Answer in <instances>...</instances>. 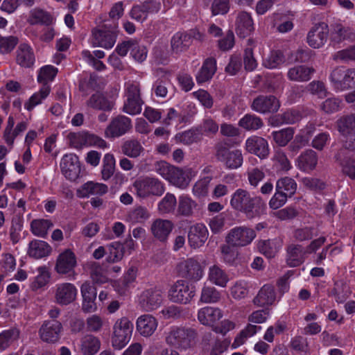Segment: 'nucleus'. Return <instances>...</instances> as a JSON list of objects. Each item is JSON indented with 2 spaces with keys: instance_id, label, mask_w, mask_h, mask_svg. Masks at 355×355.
Returning <instances> with one entry per match:
<instances>
[{
  "instance_id": "f257e3e1",
  "label": "nucleus",
  "mask_w": 355,
  "mask_h": 355,
  "mask_svg": "<svg viewBox=\"0 0 355 355\" xmlns=\"http://www.w3.org/2000/svg\"><path fill=\"white\" fill-rule=\"evenodd\" d=\"M230 205L233 209L242 213L250 220L260 218L266 214L267 210L266 203L261 196L252 195L243 189L234 191Z\"/></svg>"
},
{
  "instance_id": "f03ea898",
  "label": "nucleus",
  "mask_w": 355,
  "mask_h": 355,
  "mask_svg": "<svg viewBox=\"0 0 355 355\" xmlns=\"http://www.w3.org/2000/svg\"><path fill=\"white\" fill-rule=\"evenodd\" d=\"M198 333L191 327L173 326L166 333L164 341L170 347L186 352L193 349L197 341Z\"/></svg>"
},
{
  "instance_id": "7ed1b4c3",
  "label": "nucleus",
  "mask_w": 355,
  "mask_h": 355,
  "mask_svg": "<svg viewBox=\"0 0 355 355\" xmlns=\"http://www.w3.org/2000/svg\"><path fill=\"white\" fill-rule=\"evenodd\" d=\"M133 187L140 198L161 196L165 191L164 185L159 180L148 176L137 179L133 183Z\"/></svg>"
},
{
  "instance_id": "20e7f679",
  "label": "nucleus",
  "mask_w": 355,
  "mask_h": 355,
  "mask_svg": "<svg viewBox=\"0 0 355 355\" xmlns=\"http://www.w3.org/2000/svg\"><path fill=\"white\" fill-rule=\"evenodd\" d=\"M196 288L185 280L179 279L173 284L168 291V300L175 304H189L196 295Z\"/></svg>"
},
{
  "instance_id": "39448f33",
  "label": "nucleus",
  "mask_w": 355,
  "mask_h": 355,
  "mask_svg": "<svg viewBox=\"0 0 355 355\" xmlns=\"http://www.w3.org/2000/svg\"><path fill=\"white\" fill-rule=\"evenodd\" d=\"M112 345L114 349H121L130 341L133 324L126 317L118 319L113 325Z\"/></svg>"
},
{
  "instance_id": "423d86ee",
  "label": "nucleus",
  "mask_w": 355,
  "mask_h": 355,
  "mask_svg": "<svg viewBox=\"0 0 355 355\" xmlns=\"http://www.w3.org/2000/svg\"><path fill=\"white\" fill-rule=\"evenodd\" d=\"M255 237L256 232L252 228L239 226L230 230L225 241L232 246L244 247L250 244Z\"/></svg>"
},
{
  "instance_id": "0eeeda50",
  "label": "nucleus",
  "mask_w": 355,
  "mask_h": 355,
  "mask_svg": "<svg viewBox=\"0 0 355 355\" xmlns=\"http://www.w3.org/2000/svg\"><path fill=\"white\" fill-rule=\"evenodd\" d=\"M126 101L124 103L122 110L130 115H136L141 112L144 103L140 94V87L138 84H129L126 89Z\"/></svg>"
},
{
  "instance_id": "6e6552de",
  "label": "nucleus",
  "mask_w": 355,
  "mask_h": 355,
  "mask_svg": "<svg viewBox=\"0 0 355 355\" xmlns=\"http://www.w3.org/2000/svg\"><path fill=\"white\" fill-rule=\"evenodd\" d=\"M162 291L157 287L145 289L139 297V304L146 311L157 309L162 304Z\"/></svg>"
},
{
  "instance_id": "1a4fd4ad",
  "label": "nucleus",
  "mask_w": 355,
  "mask_h": 355,
  "mask_svg": "<svg viewBox=\"0 0 355 355\" xmlns=\"http://www.w3.org/2000/svg\"><path fill=\"white\" fill-rule=\"evenodd\" d=\"M329 26L325 22L315 24L307 34V42L314 49H319L324 45L329 37Z\"/></svg>"
},
{
  "instance_id": "9d476101",
  "label": "nucleus",
  "mask_w": 355,
  "mask_h": 355,
  "mask_svg": "<svg viewBox=\"0 0 355 355\" xmlns=\"http://www.w3.org/2000/svg\"><path fill=\"white\" fill-rule=\"evenodd\" d=\"M62 330V323L57 320H45L39 329L41 340L46 343L57 342Z\"/></svg>"
},
{
  "instance_id": "9b49d317",
  "label": "nucleus",
  "mask_w": 355,
  "mask_h": 355,
  "mask_svg": "<svg viewBox=\"0 0 355 355\" xmlns=\"http://www.w3.org/2000/svg\"><path fill=\"white\" fill-rule=\"evenodd\" d=\"M132 127V121L129 117L118 115L112 119L105 133L107 137H119L128 132Z\"/></svg>"
},
{
  "instance_id": "f8f14e48",
  "label": "nucleus",
  "mask_w": 355,
  "mask_h": 355,
  "mask_svg": "<svg viewBox=\"0 0 355 355\" xmlns=\"http://www.w3.org/2000/svg\"><path fill=\"white\" fill-rule=\"evenodd\" d=\"M116 31L114 29H107L105 25L101 29L94 30L92 32V44L93 46H100L105 49H111L116 42Z\"/></svg>"
},
{
  "instance_id": "ddd939ff",
  "label": "nucleus",
  "mask_w": 355,
  "mask_h": 355,
  "mask_svg": "<svg viewBox=\"0 0 355 355\" xmlns=\"http://www.w3.org/2000/svg\"><path fill=\"white\" fill-rule=\"evenodd\" d=\"M60 168L62 174L67 179L75 181L80 173L78 156L73 153L64 155L61 159Z\"/></svg>"
},
{
  "instance_id": "4468645a",
  "label": "nucleus",
  "mask_w": 355,
  "mask_h": 355,
  "mask_svg": "<svg viewBox=\"0 0 355 355\" xmlns=\"http://www.w3.org/2000/svg\"><path fill=\"white\" fill-rule=\"evenodd\" d=\"M77 293L78 290L73 284H58L55 291V302L61 306L68 305L76 300Z\"/></svg>"
},
{
  "instance_id": "2eb2a0df",
  "label": "nucleus",
  "mask_w": 355,
  "mask_h": 355,
  "mask_svg": "<svg viewBox=\"0 0 355 355\" xmlns=\"http://www.w3.org/2000/svg\"><path fill=\"white\" fill-rule=\"evenodd\" d=\"M279 107V100L272 95H260L253 100L251 105L253 110L261 114L276 112Z\"/></svg>"
},
{
  "instance_id": "dca6fc26",
  "label": "nucleus",
  "mask_w": 355,
  "mask_h": 355,
  "mask_svg": "<svg viewBox=\"0 0 355 355\" xmlns=\"http://www.w3.org/2000/svg\"><path fill=\"white\" fill-rule=\"evenodd\" d=\"M181 275L193 281L200 280L203 275V270L200 263L194 258H189L178 264Z\"/></svg>"
},
{
  "instance_id": "f3484780",
  "label": "nucleus",
  "mask_w": 355,
  "mask_h": 355,
  "mask_svg": "<svg viewBox=\"0 0 355 355\" xmlns=\"http://www.w3.org/2000/svg\"><path fill=\"white\" fill-rule=\"evenodd\" d=\"M76 264L75 254L70 249H67L58 256L55 270L60 275L69 274L74 272Z\"/></svg>"
},
{
  "instance_id": "a211bd4d",
  "label": "nucleus",
  "mask_w": 355,
  "mask_h": 355,
  "mask_svg": "<svg viewBox=\"0 0 355 355\" xmlns=\"http://www.w3.org/2000/svg\"><path fill=\"white\" fill-rule=\"evenodd\" d=\"M209 232L202 223H196L189 227L188 241L191 248L196 249L202 247L208 239Z\"/></svg>"
},
{
  "instance_id": "6ab92c4d",
  "label": "nucleus",
  "mask_w": 355,
  "mask_h": 355,
  "mask_svg": "<svg viewBox=\"0 0 355 355\" xmlns=\"http://www.w3.org/2000/svg\"><path fill=\"white\" fill-rule=\"evenodd\" d=\"M174 227L173 222L167 219L157 218L153 221L150 232L156 239L165 243Z\"/></svg>"
},
{
  "instance_id": "aec40b11",
  "label": "nucleus",
  "mask_w": 355,
  "mask_h": 355,
  "mask_svg": "<svg viewBox=\"0 0 355 355\" xmlns=\"http://www.w3.org/2000/svg\"><path fill=\"white\" fill-rule=\"evenodd\" d=\"M245 150L261 159L266 158L269 154L268 141L263 137L258 136H252L247 139Z\"/></svg>"
},
{
  "instance_id": "412c9836",
  "label": "nucleus",
  "mask_w": 355,
  "mask_h": 355,
  "mask_svg": "<svg viewBox=\"0 0 355 355\" xmlns=\"http://www.w3.org/2000/svg\"><path fill=\"white\" fill-rule=\"evenodd\" d=\"M108 191V187L103 183L88 181L76 190L79 198H88L89 196H103Z\"/></svg>"
},
{
  "instance_id": "4be33fe9",
  "label": "nucleus",
  "mask_w": 355,
  "mask_h": 355,
  "mask_svg": "<svg viewBox=\"0 0 355 355\" xmlns=\"http://www.w3.org/2000/svg\"><path fill=\"white\" fill-rule=\"evenodd\" d=\"M157 319L150 314L139 316L136 322L137 331L144 337L152 336L157 328Z\"/></svg>"
},
{
  "instance_id": "5701e85b",
  "label": "nucleus",
  "mask_w": 355,
  "mask_h": 355,
  "mask_svg": "<svg viewBox=\"0 0 355 355\" xmlns=\"http://www.w3.org/2000/svg\"><path fill=\"white\" fill-rule=\"evenodd\" d=\"M315 69L313 67L306 65H296L290 68L287 77L291 81L307 82L311 79Z\"/></svg>"
},
{
  "instance_id": "b1692460",
  "label": "nucleus",
  "mask_w": 355,
  "mask_h": 355,
  "mask_svg": "<svg viewBox=\"0 0 355 355\" xmlns=\"http://www.w3.org/2000/svg\"><path fill=\"white\" fill-rule=\"evenodd\" d=\"M276 300V293L274 286L270 284H265L253 299L254 305L260 307L272 305Z\"/></svg>"
},
{
  "instance_id": "393cba45",
  "label": "nucleus",
  "mask_w": 355,
  "mask_h": 355,
  "mask_svg": "<svg viewBox=\"0 0 355 355\" xmlns=\"http://www.w3.org/2000/svg\"><path fill=\"white\" fill-rule=\"evenodd\" d=\"M223 317V312L218 308L205 306L198 313V321L203 325L213 326Z\"/></svg>"
},
{
  "instance_id": "a878e982",
  "label": "nucleus",
  "mask_w": 355,
  "mask_h": 355,
  "mask_svg": "<svg viewBox=\"0 0 355 355\" xmlns=\"http://www.w3.org/2000/svg\"><path fill=\"white\" fill-rule=\"evenodd\" d=\"M177 215L189 218L194 215L198 203L187 195L180 196L177 202Z\"/></svg>"
},
{
  "instance_id": "bb28decb",
  "label": "nucleus",
  "mask_w": 355,
  "mask_h": 355,
  "mask_svg": "<svg viewBox=\"0 0 355 355\" xmlns=\"http://www.w3.org/2000/svg\"><path fill=\"white\" fill-rule=\"evenodd\" d=\"M306 252L301 245L291 244L286 249V263L290 267L300 266L305 260Z\"/></svg>"
},
{
  "instance_id": "cd10ccee",
  "label": "nucleus",
  "mask_w": 355,
  "mask_h": 355,
  "mask_svg": "<svg viewBox=\"0 0 355 355\" xmlns=\"http://www.w3.org/2000/svg\"><path fill=\"white\" fill-rule=\"evenodd\" d=\"M32 48L26 44H21L16 51V62L22 67L30 68L35 62Z\"/></svg>"
},
{
  "instance_id": "c85d7f7f",
  "label": "nucleus",
  "mask_w": 355,
  "mask_h": 355,
  "mask_svg": "<svg viewBox=\"0 0 355 355\" xmlns=\"http://www.w3.org/2000/svg\"><path fill=\"white\" fill-rule=\"evenodd\" d=\"M236 33L241 37H245L254 30L253 21L246 12H240L236 18Z\"/></svg>"
},
{
  "instance_id": "c756f323",
  "label": "nucleus",
  "mask_w": 355,
  "mask_h": 355,
  "mask_svg": "<svg viewBox=\"0 0 355 355\" xmlns=\"http://www.w3.org/2000/svg\"><path fill=\"white\" fill-rule=\"evenodd\" d=\"M54 21V17L53 15L40 8H34L30 11L29 16L28 18V22L31 25H43L49 26L51 25Z\"/></svg>"
},
{
  "instance_id": "7c9ffc66",
  "label": "nucleus",
  "mask_w": 355,
  "mask_h": 355,
  "mask_svg": "<svg viewBox=\"0 0 355 355\" xmlns=\"http://www.w3.org/2000/svg\"><path fill=\"white\" fill-rule=\"evenodd\" d=\"M216 71V60L214 58H207L197 75L196 76V81L198 84H201L209 81L211 79Z\"/></svg>"
},
{
  "instance_id": "2f4dec72",
  "label": "nucleus",
  "mask_w": 355,
  "mask_h": 355,
  "mask_svg": "<svg viewBox=\"0 0 355 355\" xmlns=\"http://www.w3.org/2000/svg\"><path fill=\"white\" fill-rule=\"evenodd\" d=\"M191 44V36L187 32L176 33L171 41V49L173 53H180L188 49Z\"/></svg>"
},
{
  "instance_id": "473e14b6",
  "label": "nucleus",
  "mask_w": 355,
  "mask_h": 355,
  "mask_svg": "<svg viewBox=\"0 0 355 355\" xmlns=\"http://www.w3.org/2000/svg\"><path fill=\"white\" fill-rule=\"evenodd\" d=\"M51 250V247L46 242L34 240L29 243L28 254L35 259H41L49 256Z\"/></svg>"
},
{
  "instance_id": "72a5a7b5",
  "label": "nucleus",
  "mask_w": 355,
  "mask_h": 355,
  "mask_svg": "<svg viewBox=\"0 0 355 355\" xmlns=\"http://www.w3.org/2000/svg\"><path fill=\"white\" fill-rule=\"evenodd\" d=\"M317 163V153L311 149L306 150L297 158V166L304 171L313 170Z\"/></svg>"
},
{
  "instance_id": "f704fd0d",
  "label": "nucleus",
  "mask_w": 355,
  "mask_h": 355,
  "mask_svg": "<svg viewBox=\"0 0 355 355\" xmlns=\"http://www.w3.org/2000/svg\"><path fill=\"white\" fill-rule=\"evenodd\" d=\"M345 150H340L335 155V158L342 167V172L352 180H355V161L349 157L345 156Z\"/></svg>"
},
{
  "instance_id": "c9c22d12",
  "label": "nucleus",
  "mask_w": 355,
  "mask_h": 355,
  "mask_svg": "<svg viewBox=\"0 0 355 355\" xmlns=\"http://www.w3.org/2000/svg\"><path fill=\"white\" fill-rule=\"evenodd\" d=\"M166 180L174 186L182 189H186L190 182V179L185 172L182 169L174 166Z\"/></svg>"
},
{
  "instance_id": "e433bc0d",
  "label": "nucleus",
  "mask_w": 355,
  "mask_h": 355,
  "mask_svg": "<svg viewBox=\"0 0 355 355\" xmlns=\"http://www.w3.org/2000/svg\"><path fill=\"white\" fill-rule=\"evenodd\" d=\"M349 73V69L344 67H336L332 71L330 79L336 89L340 91L345 90Z\"/></svg>"
},
{
  "instance_id": "4c0bfd02",
  "label": "nucleus",
  "mask_w": 355,
  "mask_h": 355,
  "mask_svg": "<svg viewBox=\"0 0 355 355\" xmlns=\"http://www.w3.org/2000/svg\"><path fill=\"white\" fill-rule=\"evenodd\" d=\"M209 280L214 284L225 287L230 279L227 272L218 265H214L209 268Z\"/></svg>"
},
{
  "instance_id": "58836bf2",
  "label": "nucleus",
  "mask_w": 355,
  "mask_h": 355,
  "mask_svg": "<svg viewBox=\"0 0 355 355\" xmlns=\"http://www.w3.org/2000/svg\"><path fill=\"white\" fill-rule=\"evenodd\" d=\"M87 105L93 109L103 111H110L114 106L112 102L110 101L105 96L98 92L90 96L87 101Z\"/></svg>"
},
{
  "instance_id": "ea45409f",
  "label": "nucleus",
  "mask_w": 355,
  "mask_h": 355,
  "mask_svg": "<svg viewBox=\"0 0 355 355\" xmlns=\"http://www.w3.org/2000/svg\"><path fill=\"white\" fill-rule=\"evenodd\" d=\"M101 347L100 340L93 335H86L81 341V352L84 355H94Z\"/></svg>"
},
{
  "instance_id": "a19ab883",
  "label": "nucleus",
  "mask_w": 355,
  "mask_h": 355,
  "mask_svg": "<svg viewBox=\"0 0 355 355\" xmlns=\"http://www.w3.org/2000/svg\"><path fill=\"white\" fill-rule=\"evenodd\" d=\"M121 151L123 155L129 157L137 158L144 151V148L139 140L130 139L123 143Z\"/></svg>"
},
{
  "instance_id": "79ce46f5",
  "label": "nucleus",
  "mask_w": 355,
  "mask_h": 355,
  "mask_svg": "<svg viewBox=\"0 0 355 355\" xmlns=\"http://www.w3.org/2000/svg\"><path fill=\"white\" fill-rule=\"evenodd\" d=\"M331 38L332 42L340 43L345 40H354L355 38V34L350 28L345 27L340 24H337L334 26Z\"/></svg>"
},
{
  "instance_id": "37998d69",
  "label": "nucleus",
  "mask_w": 355,
  "mask_h": 355,
  "mask_svg": "<svg viewBox=\"0 0 355 355\" xmlns=\"http://www.w3.org/2000/svg\"><path fill=\"white\" fill-rule=\"evenodd\" d=\"M175 139L176 142L182 143L184 145H191L202 140L201 132L198 130L197 128L196 129H190L176 134Z\"/></svg>"
},
{
  "instance_id": "c03bdc74",
  "label": "nucleus",
  "mask_w": 355,
  "mask_h": 355,
  "mask_svg": "<svg viewBox=\"0 0 355 355\" xmlns=\"http://www.w3.org/2000/svg\"><path fill=\"white\" fill-rule=\"evenodd\" d=\"M301 117L299 111L295 110H288L282 115H277L272 119V125H278L282 123L293 124L300 121Z\"/></svg>"
},
{
  "instance_id": "a18cd8bd",
  "label": "nucleus",
  "mask_w": 355,
  "mask_h": 355,
  "mask_svg": "<svg viewBox=\"0 0 355 355\" xmlns=\"http://www.w3.org/2000/svg\"><path fill=\"white\" fill-rule=\"evenodd\" d=\"M239 125L246 130H257L263 125V123L259 116L247 114L240 119Z\"/></svg>"
},
{
  "instance_id": "49530a36",
  "label": "nucleus",
  "mask_w": 355,
  "mask_h": 355,
  "mask_svg": "<svg viewBox=\"0 0 355 355\" xmlns=\"http://www.w3.org/2000/svg\"><path fill=\"white\" fill-rule=\"evenodd\" d=\"M150 218L148 210L141 206H138L130 211L126 216L128 221L136 224L142 223Z\"/></svg>"
},
{
  "instance_id": "de8ad7c7",
  "label": "nucleus",
  "mask_w": 355,
  "mask_h": 355,
  "mask_svg": "<svg viewBox=\"0 0 355 355\" xmlns=\"http://www.w3.org/2000/svg\"><path fill=\"white\" fill-rule=\"evenodd\" d=\"M115 171V158L112 154L107 153L103 159L101 178L107 181L114 175Z\"/></svg>"
},
{
  "instance_id": "09e8293b",
  "label": "nucleus",
  "mask_w": 355,
  "mask_h": 355,
  "mask_svg": "<svg viewBox=\"0 0 355 355\" xmlns=\"http://www.w3.org/2000/svg\"><path fill=\"white\" fill-rule=\"evenodd\" d=\"M69 146L76 149H81L89 144V134L84 132H70L67 135Z\"/></svg>"
},
{
  "instance_id": "8fccbe9b",
  "label": "nucleus",
  "mask_w": 355,
  "mask_h": 355,
  "mask_svg": "<svg viewBox=\"0 0 355 355\" xmlns=\"http://www.w3.org/2000/svg\"><path fill=\"white\" fill-rule=\"evenodd\" d=\"M176 206L177 200L175 196L171 193H167L158 203L157 208L160 214H166L173 213Z\"/></svg>"
},
{
  "instance_id": "3c124183",
  "label": "nucleus",
  "mask_w": 355,
  "mask_h": 355,
  "mask_svg": "<svg viewBox=\"0 0 355 355\" xmlns=\"http://www.w3.org/2000/svg\"><path fill=\"white\" fill-rule=\"evenodd\" d=\"M261 329V327L260 326L248 324L246 327L235 338L234 341L232 345V347L235 349L243 345L248 338L254 336Z\"/></svg>"
},
{
  "instance_id": "603ef678",
  "label": "nucleus",
  "mask_w": 355,
  "mask_h": 355,
  "mask_svg": "<svg viewBox=\"0 0 355 355\" xmlns=\"http://www.w3.org/2000/svg\"><path fill=\"white\" fill-rule=\"evenodd\" d=\"M297 189L295 181L289 177H284L277 180L276 183V190L282 191L288 197L295 194Z\"/></svg>"
},
{
  "instance_id": "864d4df0",
  "label": "nucleus",
  "mask_w": 355,
  "mask_h": 355,
  "mask_svg": "<svg viewBox=\"0 0 355 355\" xmlns=\"http://www.w3.org/2000/svg\"><path fill=\"white\" fill-rule=\"evenodd\" d=\"M52 226L53 223L49 220L46 219L33 220L31 223L32 233L40 237H45L49 229Z\"/></svg>"
},
{
  "instance_id": "5fc2aeb1",
  "label": "nucleus",
  "mask_w": 355,
  "mask_h": 355,
  "mask_svg": "<svg viewBox=\"0 0 355 355\" xmlns=\"http://www.w3.org/2000/svg\"><path fill=\"white\" fill-rule=\"evenodd\" d=\"M50 86L48 84H44L38 92L35 93L29 99L28 102L25 103V107L28 110H31L34 107L41 103L42 101L47 97L50 93Z\"/></svg>"
},
{
  "instance_id": "6e6d98bb",
  "label": "nucleus",
  "mask_w": 355,
  "mask_h": 355,
  "mask_svg": "<svg viewBox=\"0 0 355 355\" xmlns=\"http://www.w3.org/2000/svg\"><path fill=\"white\" fill-rule=\"evenodd\" d=\"M339 132H355V113L344 115L337 121Z\"/></svg>"
},
{
  "instance_id": "4d7b16f0",
  "label": "nucleus",
  "mask_w": 355,
  "mask_h": 355,
  "mask_svg": "<svg viewBox=\"0 0 355 355\" xmlns=\"http://www.w3.org/2000/svg\"><path fill=\"white\" fill-rule=\"evenodd\" d=\"M294 129L286 128L272 132V138L276 144L280 146H285L293 138Z\"/></svg>"
},
{
  "instance_id": "13d9d810",
  "label": "nucleus",
  "mask_w": 355,
  "mask_h": 355,
  "mask_svg": "<svg viewBox=\"0 0 355 355\" xmlns=\"http://www.w3.org/2000/svg\"><path fill=\"white\" fill-rule=\"evenodd\" d=\"M332 294L338 303H343L351 294L349 286L343 282H336Z\"/></svg>"
},
{
  "instance_id": "bf43d9fd",
  "label": "nucleus",
  "mask_w": 355,
  "mask_h": 355,
  "mask_svg": "<svg viewBox=\"0 0 355 355\" xmlns=\"http://www.w3.org/2000/svg\"><path fill=\"white\" fill-rule=\"evenodd\" d=\"M220 298V294L216 288L205 285L201 291L200 301L202 303H215Z\"/></svg>"
},
{
  "instance_id": "052dcab7",
  "label": "nucleus",
  "mask_w": 355,
  "mask_h": 355,
  "mask_svg": "<svg viewBox=\"0 0 355 355\" xmlns=\"http://www.w3.org/2000/svg\"><path fill=\"white\" fill-rule=\"evenodd\" d=\"M243 161V158L241 151L234 150L227 154V156L223 162L228 168L236 169L242 165Z\"/></svg>"
},
{
  "instance_id": "680f3d73",
  "label": "nucleus",
  "mask_w": 355,
  "mask_h": 355,
  "mask_svg": "<svg viewBox=\"0 0 355 355\" xmlns=\"http://www.w3.org/2000/svg\"><path fill=\"white\" fill-rule=\"evenodd\" d=\"M197 129L201 132L202 138L203 135L206 136L216 135L218 131V125L214 119L207 118L202 121Z\"/></svg>"
},
{
  "instance_id": "e2e57ef3",
  "label": "nucleus",
  "mask_w": 355,
  "mask_h": 355,
  "mask_svg": "<svg viewBox=\"0 0 355 355\" xmlns=\"http://www.w3.org/2000/svg\"><path fill=\"white\" fill-rule=\"evenodd\" d=\"M89 270L90 277L94 283L101 284L107 282L108 278L99 263L96 262L92 263L89 266Z\"/></svg>"
},
{
  "instance_id": "0e129e2a",
  "label": "nucleus",
  "mask_w": 355,
  "mask_h": 355,
  "mask_svg": "<svg viewBox=\"0 0 355 355\" xmlns=\"http://www.w3.org/2000/svg\"><path fill=\"white\" fill-rule=\"evenodd\" d=\"M107 248L109 250V254L106 259L107 262H117L123 258L124 251L122 244L118 242H114L109 245Z\"/></svg>"
},
{
  "instance_id": "69168bd1",
  "label": "nucleus",
  "mask_w": 355,
  "mask_h": 355,
  "mask_svg": "<svg viewBox=\"0 0 355 355\" xmlns=\"http://www.w3.org/2000/svg\"><path fill=\"white\" fill-rule=\"evenodd\" d=\"M211 180L210 177H205L196 182L193 187V194L197 198L206 196L208 194Z\"/></svg>"
},
{
  "instance_id": "338daca9",
  "label": "nucleus",
  "mask_w": 355,
  "mask_h": 355,
  "mask_svg": "<svg viewBox=\"0 0 355 355\" xmlns=\"http://www.w3.org/2000/svg\"><path fill=\"white\" fill-rule=\"evenodd\" d=\"M258 248L260 252L268 258H272L275 256L278 249L273 241H261L258 243Z\"/></svg>"
},
{
  "instance_id": "774afa93",
  "label": "nucleus",
  "mask_w": 355,
  "mask_h": 355,
  "mask_svg": "<svg viewBox=\"0 0 355 355\" xmlns=\"http://www.w3.org/2000/svg\"><path fill=\"white\" fill-rule=\"evenodd\" d=\"M231 295L235 300L245 298L248 293L247 283L243 281H238L230 288Z\"/></svg>"
}]
</instances>
